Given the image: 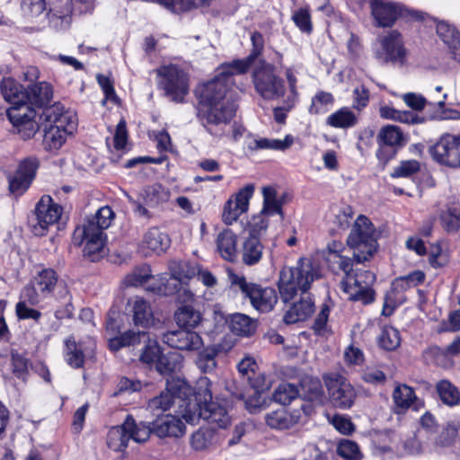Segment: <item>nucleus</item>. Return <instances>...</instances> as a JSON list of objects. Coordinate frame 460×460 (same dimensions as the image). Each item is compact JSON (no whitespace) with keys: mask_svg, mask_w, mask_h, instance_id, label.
I'll return each instance as SVG.
<instances>
[{"mask_svg":"<svg viewBox=\"0 0 460 460\" xmlns=\"http://www.w3.org/2000/svg\"><path fill=\"white\" fill-rule=\"evenodd\" d=\"M248 65V61L225 63L213 79L197 90L200 103L207 107L202 119L208 125L226 124L234 116L237 105L234 75L245 74Z\"/></svg>","mask_w":460,"mask_h":460,"instance_id":"nucleus-1","label":"nucleus"},{"mask_svg":"<svg viewBox=\"0 0 460 460\" xmlns=\"http://www.w3.org/2000/svg\"><path fill=\"white\" fill-rule=\"evenodd\" d=\"M321 277L320 269L312 259L302 257L296 266L284 267L279 273L278 288L280 299L288 304L297 296L285 313L283 321L287 324L306 320L314 311V303L309 294L312 283Z\"/></svg>","mask_w":460,"mask_h":460,"instance_id":"nucleus-2","label":"nucleus"},{"mask_svg":"<svg viewBox=\"0 0 460 460\" xmlns=\"http://www.w3.org/2000/svg\"><path fill=\"white\" fill-rule=\"evenodd\" d=\"M52 97V87L47 82L26 88V102L32 107L43 108L40 119L44 124V143L64 144L66 137L71 136L76 129L77 119L72 112L66 111L64 106L58 102L49 106Z\"/></svg>","mask_w":460,"mask_h":460,"instance_id":"nucleus-3","label":"nucleus"},{"mask_svg":"<svg viewBox=\"0 0 460 460\" xmlns=\"http://www.w3.org/2000/svg\"><path fill=\"white\" fill-rule=\"evenodd\" d=\"M113 218L112 209L104 206L99 208L93 217L86 218L84 223L75 230V242L80 239L78 244L84 243V256L91 261H97L102 256L106 240L104 230L111 226Z\"/></svg>","mask_w":460,"mask_h":460,"instance_id":"nucleus-4","label":"nucleus"},{"mask_svg":"<svg viewBox=\"0 0 460 460\" xmlns=\"http://www.w3.org/2000/svg\"><path fill=\"white\" fill-rule=\"evenodd\" d=\"M377 233L371 221L360 215L354 222L347 238V244L353 249V257L357 263L367 261L376 251Z\"/></svg>","mask_w":460,"mask_h":460,"instance_id":"nucleus-5","label":"nucleus"},{"mask_svg":"<svg viewBox=\"0 0 460 460\" xmlns=\"http://www.w3.org/2000/svg\"><path fill=\"white\" fill-rule=\"evenodd\" d=\"M151 434V429L145 422H137L128 415L123 423L110 429L107 434V446L113 451H124L129 440L136 443L146 442Z\"/></svg>","mask_w":460,"mask_h":460,"instance_id":"nucleus-6","label":"nucleus"},{"mask_svg":"<svg viewBox=\"0 0 460 460\" xmlns=\"http://www.w3.org/2000/svg\"><path fill=\"white\" fill-rule=\"evenodd\" d=\"M374 25L378 28H391L399 18L416 21L424 19V13L406 8L398 2L388 0H369Z\"/></svg>","mask_w":460,"mask_h":460,"instance_id":"nucleus-7","label":"nucleus"},{"mask_svg":"<svg viewBox=\"0 0 460 460\" xmlns=\"http://www.w3.org/2000/svg\"><path fill=\"white\" fill-rule=\"evenodd\" d=\"M231 286L239 289L244 297L249 298L252 305L261 313H267L273 309L278 301V295L273 288H262L261 286L248 282L243 276L229 273Z\"/></svg>","mask_w":460,"mask_h":460,"instance_id":"nucleus-8","label":"nucleus"},{"mask_svg":"<svg viewBox=\"0 0 460 460\" xmlns=\"http://www.w3.org/2000/svg\"><path fill=\"white\" fill-rule=\"evenodd\" d=\"M180 412L182 419L190 424H195L203 419L211 425L226 429L231 421V417L225 405L215 401L203 406H199L198 402H190L185 407V410H181Z\"/></svg>","mask_w":460,"mask_h":460,"instance_id":"nucleus-9","label":"nucleus"},{"mask_svg":"<svg viewBox=\"0 0 460 460\" xmlns=\"http://www.w3.org/2000/svg\"><path fill=\"white\" fill-rule=\"evenodd\" d=\"M375 281L376 276L372 271L353 270L344 276L341 285L349 299L367 305L375 299V292L372 289Z\"/></svg>","mask_w":460,"mask_h":460,"instance_id":"nucleus-10","label":"nucleus"},{"mask_svg":"<svg viewBox=\"0 0 460 460\" xmlns=\"http://www.w3.org/2000/svg\"><path fill=\"white\" fill-rule=\"evenodd\" d=\"M62 212V207L55 203L50 196H42L29 217L32 233L37 236L45 235L49 228L58 222Z\"/></svg>","mask_w":460,"mask_h":460,"instance_id":"nucleus-11","label":"nucleus"},{"mask_svg":"<svg viewBox=\"0 0 460 460\" xmlns=\"http://www.w3.org/2000/svg\"><path fill=\"white\" fill-rule=\"evenodd\" d=\"M159 86L172 101L181 102L189 93L188 75L176 65L163 66L156 69Z\"/></svg>","mask_w":460,"mask_h":460,"instance_id":"nucleus-12","label":"nucleus"},{"mask_svg":"<svg viewBox=\"0 0 460 460\" xmlns=\"http://www.w3.org/2000/svg\"><path fill=\"white\" fill-rule=\"evenodd\" d=\"M58 279V274L53 269H41L22 289L21 299H25L31 305H39L53 292Z\"/></svg>","mask_w":460,"mask_h":460,"instance_id":"nucleus-13","label":"nucleus"},{"mask_svg":"<svg viewBox=\"0 0 460 460\" xmlns=\"http://www.w3.org/2000/svg\"><path fill=\"white\" fill-rule=\"evenodd\" d=\"M148 341L140 356V360L147 365H155L161 354V349L156 341L149 340L148 333L144 331H128L118 336L109 339V347L111 350L117 351L123 347L135 346L142 341Z\"/></svg>","mask_w":460,"mask_h":460,"instance_id":"nucleus-14","label":"nucleus"},{"mask_svg":"<svg viewBox=\"0 0 460 460\" xmlns=\"http://www.w3.org/2000/svg\"><path fill=\"white\" fill-rule=\"evenodd\" d=\"M331 403L342 410L349 409L355 402L357 393L341 375L330 373L323 376Z\"/></svg>","mask_w":460,"mask_h":460,"instance_id":"nucleus-15","label":"nucleus"},{"mask_svg":"<svg viewBox=\"0 0 460 460\" xmlns=\"http://www.w3.org/2000/svg\"><path fill=\"white\" fill-rule=\"evenodd\" d=\"M253 83L258 93L266 100L283 97L286 92L283 79L275 74L270 65L263 66L254 72Z\"/></svg>","mask_w":460,"mask_h":460,"instance_id":"nucleus-16","label":"nucleus"},{"mask_svg":"<svg viewBox=\"0 0 460 460\" xmlns=\"http://www.w3.org/2000/svg\"><path fill=\"white\" fill-rule=\"evenodd\" d=\"M7 117L14 128H17L24 140L31 138L39 129L38 123L34 120L37 112L26 101L17 104H12L6 111Z\"/></svg>","mask_w":460,"mask_h":460,"instance_id":"nucleus-17","label":"nucleus"},{"mask_svg":"<svg viewBox=\"0 0 460 460\" xmlns=\"http://www.w3.org/2000/svg\"><path fill=\"white\" fill-rule=\"evenodd\" d=\"M190 393L191 387L185 380L172 378L166 382V390L148 402V408L154 413L158 411H165L176 400H179L180 404L183 403V398Z\"/></svg>","mask_w":460,"mask_h":460,"instance_id":"nucleus-18","label":"nucleus"},{"mask_svg":"<svg viewBox=\"0 0 460 460\" xmlns=\"http://www.w3.org/2000/svg\"><path fill=\"white\" fill-rule=\"evenodd\" d=\"M381 50L376 57L385 63H392L402 66L407 61L408 50L404 47L402 34L397 30L390 31L379 37Z\"/></svg>","mask_w":460,"mask_h":460,"instance_id":"nucleus-19","label":"nucleus"},{"mask_svg":"<svg viewBox=\"0 0 460 460\" xmlns=\"http://www.w3.org/2000/svg\"><path fill=\"white\" fill-rule=\"evenodd\" d=\"M254 184L250 183L229 198L224 205L222 213V220L225 224L229 226L234 224L241 215L248 211L250 199L254 193Z\"/></svg>","mask_w":460,"mask_h":460,"instance_id":"nucleus-20","label":"nucleus"},{"mask_svg":"<svg viewBox=\"0 0 460 460\" xmlns=\"http://www.w3.org/2000/svg\"><path fill=\"white\" fill-rule=\"evenodd\" d=\"M162 340L169 347L184 351H198L204 345L200 334L187 328L169 331L164 333Z\"/></svg>","mask_w":460,"mask_h":460,"instance_id":"nucleus-21","label":"nucleus"},{"mask_svg":"<svg viewBox=\"0 0 460 460\" xmlns=\"http://www.w3.org/2000/svg\"><path fill=\"white\" fill-rule=\"evenodd\" d=\"M38 167L37 160L26 158L22 161L15 173L9 177V189L13 193H22L30 186Z\"/></svg>","mask_w":460,"mask_h":460,"instance_id":"nucleus-22","label":"nucleus"},{"mask_svg":"<svg viewBox=\"0 0 460 460\" xmlns=\"http://www.w3.org/2000/svg\"><path fill=\"white\" fill-rule=\"evenodd\" d=\"M151 433L159 438L174 437L179 438L185 433V425L177 416L166 414L158 416L150 427Z\"/></svg>","mask_w":460,"mask_h":460,"instance_id":"nucleus-23","label":"nucleus"},{"mask_svg":"<svg viewBox=\"0 0 460 460\" xmlns=\"http://www.w3.org/2000/svg\"><path fill=\"white\" fill-rule=\"evenodd\" d=\"M170 246L169 236L157 227L149 228L143 236L139 250L144 256L161 254Z\"/></svg>","mask_w":460,"mask_h":460,"instance_id":"nucleus-24","label":"nucleus"},{"mask_svg":"<svg viewBox=\"0 0 460 460\" xmlns=\"http://www.w3.org/2000/svg\"><path fill=\"white\" fill-rule=\"evenodd\" d=\"M128 305L136 326L149 328L154 323V313L150 304L143 297L135 296L128 300Z\"/></svg>","mask_w":460,"mask_h":460,"instance_id":"nucleus-25","label":"nucleus"},{"mask_svg":"<svg viewBox=\"0 0 460 460\" xmlns=\"http://www.w3.org/2000/svg\"><path fill=\"white\" fill-rule=\"evenodd\" d=\"M436 31L438 38L448 48L453 58L460 62V31L445 21L437 22Z\"/></svg>","mask_w":460,"mask_h":460,"instance_id":"nucleus-26","label":"nucleus"},{"mask_svg":"<svg viewBox=\"0 0 460 460\" xmlns=\"http://www.w3.org/2000/svg\"><path fill=\"white\" fill-rule=\"evenodd\" d=\"M214 387L212 382L206 376L199 377L197 381L196 387L187 397L183 398V403L179 404L181 410H185V407L190 402H198L199 406L205 405L209 402H213Z\"/></svg>","mask_w":460,"mask_h":460,"instance_id":"nucleus-27","label":"nucleus"},{"mask_svg":"<svg viewBox=\"0 0 460 460\" xmlns=\"http://www.w3.org/2000/svg\"><path fill=\"white\" fill-rule=\"evenodd\" d=\"M439 223L445 232L455 234L460 230V204L447 202L438 213Z\"/></svg>","mask_w":460,"mask_h":460,"instance_id":"nucleus-28","label":"nucleus"},{"mask_svg":"<svg viewBox=\"0 0 460 460\" xmlns=\"http://www.w3.org/2000/svg\"><path fill=\"white\" fill-rule=\"evenodd\" d=\"M429 153L441 164L449 167L460 165V146H429Z\"/></svg>","mask_w":460,"mask_h":460,"instance_id":"nucleus-29","label":"nucleus"},{"mask_svg":"<svg viewBox=\"0 0 460 460\" xmlns=\"http://www.w3.org/2000/svg\"><path fill=\"white\" fill-rule=\"evenodd\" d=\"M217 248L219 254L226 261H234L236 258L237 236L230 229H225L217 234Z\"/></svg>","mask_w":460,"mask_h":460,"instance_id":"nucleus-30","label":"nucleus"},{"mask_svg":"<svg viewBox=\"0 0 460 460\" xmlns=\"http://www.w3.org/2000/svg\"><path fill=\"white\" fill-rule=\"evenodd\" d=\"M263 249L264 247L259 237L254 234H249L242 246L243 262L248 266L257 264L262 258Z\"/></svg>","mask_w":460,"mask_h":460,"instance_id":"nucleus-31","label":"nucleus"},{"mask_svg":"<svg viewBox=\"0 0 460 460\" xmlns=\"http://www.w3.org/2000/svg\"><path fill=\"white\" fill-rule=\"evenodd\" d=\"M299 396L314 404L321 405L325 400L322 384L317 378H305L299 389Z\"/></svg>","mask_w":460,"mask_h":460,"instance_id":"nucleus-32","label":"nucleus"},{"mask_svg":"<svg viewBox=\"0 0 460 460\" xmlns=\"http://www.w3.org/2000/svg\"><path fill=\"white\" fill-rule=\"evenodd\" d=\"M0 89L4 100L11 105L26 101V88L11 77L3 78Z\"/></svg>","mask_w":460,"mask_h":460,"instance_id":"nucleus-33","label":"nucleus"},{"mask_svg":"<svg viewBox=\"0 0 460 460\" xmlns=\"http://www.w3.org/2000/svg\"><path fill=\"white\" fill-rule=\"evenodd\" d=\"M168 11L179 13L201 6H208L212 0H154Z\"/></svg>","mask_w":460,"mask_h":460,"instance_id":"nucleus-34","label":"nucleus"},{"mask_svg":"<svg viewBox=\"0 0 460 460\" xmlns=\"http://www.w3.org/2000/svg\"><path fill=\"white\" fill-rule=\"evenodd\" d=\"M436 391L441 402L449 407L460 404V392L458 388L447 379L438 381Z\"/></svg>","mask_w":460,"mask_h":460,"instance_id":"nucleus-35","label":"nucleus"},{"mask_svg":"<svg viewBox=\"0 0 460 460\" xmlns=\"http://www.w3.org/2000/svg\"><path fill=\"white\" fill-rule=\"evenodd\" d=\"M174 319L180 328L194 329L200 323L201 314L190 305H185L175 312Z\"/></svg>","mask_w":460,"mask_h":460,"instance_id":"nucleus-36","label":"nucleus"},{"mask_svg":"<svg viewBox=\"0 0 460 460\" xmlns=\"http://www.w3.org/2000/svg\"><path fill=\"white\" fill-rule=\"evenodd\" d=\"M358 122L357 115L349 108L342 107L332 113L326 119V123L333 128H349Z\"/></svg>","mask_w":460,"mask_h":460,"instance_id":"nucleus-37","label":"nucleus"},{"mask_svg":"<svg viewBox=\"0 0 460 460\" xmlns=\"http://www.w3.org/2000/svg\"><path fill=\"white\" fill-rule=\"evenodd\" d=\"M263 196V207L262 214L268 215H279L280 218L282 215V202L278 197V192L273 186H265L262 188Z\"/></svg>","mask_w":460,"mask_h":460,"instance_id":"nucleus-38","label":"nucleus"},{"mask_svg":"<svg viewBox=\"0 0 460 460\" xmlns=\"http://www.w3.org/2000/svg\"><path fill=\"white\" fill-rule=\"evenodd\" d=\"M230 331L238 336H250L256 329L255 323L247 315L234 314L228 322Z\"/></svg>","mask_w":460,"mask_h":460,"instance_id":"nucleus-39","label":"nucleus"},{"mask_svg":"<svg viewBox=\"0 0 460 460\" xmlns=\"http://www.w3.org/2000/svg\"><path fill=\"white\" fill-rule=\"evenodd\" d=\"M169 192L160 184H155L144 189L142 199L145 205L149 208H155L169 199Z\"/></svg>","mask_w":460,"mask_h":460,"instance_id":"nucleus-40","label":"nucleus"},{"mask_svg":"<svg viewBox=\"0 0 460 460\" xmlns=\"http://www.w3.org/2000/svg\"><path fill=\"white\" fill-rule=\"evenodd\" d=\"M199 265L189 261H172L169 264V270L172 276H176L182 283L185 284L196 276Z\"/></svg>","mask_w":460,"mask_h":460,"instance_id":"nucleus-41","label":"nucleus"},{"mask_svg":"<svg viewBox=\"0 0 460 460\" xmlns=\"http://www.w3.org/2000/svg\"><path fill=\"white\" fill-rule=\"evenodd\" d=\"M65 359L74 368L82 367L84 363V352L82 345L76 343L73 339H67L66 341Z\"/></svg>","mask_w":460,"mask_h":460,"instance_id":"nucleus-42","label":"nucleus"},{"mask_svg":"<svg viewBox=\"0 0 460 460\" xmlns=\"http://www.w3.org/2000/svg\"><path fill=\"white\" fill-rule=\"evenodd\" d=\"M266 423L276 429H288L293 427L296 420L284 409L274 411L266 415Z\"/></svg>","mask_w":460,"mask_h":460,"instance_id":"nucleus-43","label":"nucleus"},{"mask_svg":"<svg viewBox=\"0 0 460 460\" xmlns=\"http://www.w3.org/2000/svg\"><path fill=\"white\" fill-rule=\"evenodd\" d=\"M218 350L214 347H206L197 355L195 364L203 373H211L217 367L216 357Z\"/></svg>","mask_w":460,"mask_h":460,"instance_id":"nucleus-44","label":"nucleus"},{"mask_svg":"<svg viewBox=\"0 0 460 460\" xmlns=\"http://www.w3.org/2000/svg\"><path fill=\"white\" fill-rule=\"evenodd\" d=\"M393 399L397 408L406 410L413 405L417 397L411 387L401 385L394 389Z\"/></svg>","mask_w":460,"mask_h":460,"instance_id":"nucleus-45","label":"nucleus"},{"mask_svg":"<svg viewBox=\"0 0 460 460\" xmlns=\"http://www.w3.org/2000/svg\"><path fill=\"white\" fill-rule=\"evenodd\" d=\"M334 97L331 93L318 91L312 98L309 112L311 114L326 113L333 105Z\"/></svg>","mask_w":460,"mask_h":460,"instance_id":"nucleus-46","label":"nucleus"},{"mask_svg":"<svg viewBox=\"0 0 460 460\" xmlns=\"http://www.w3.org/2000/svg\"><path fill=\"white\" fill-rule=\"evenodd\" d=\"M299 389L296 385L284 383L275 389L273 399L282 405H287L290 403L292 400L299 396Z\"/></svg>","mask_w":460,"mask_h":460,"instance_id":"nucleus-47","label":"nucleus"},{"mask_svg":"<svg viewBox=\"0 0 460 460\" xmlns=\"http://www.w3.org/2000/svg\"><path fill=\"white\" fill-rule=\"evenodd\" d=\"M425 279V274L420 270H414L408 275L398 277L393 282L395 290H406L414 288Z\"/></svg>","mask_w":460,"mask_h":460,"instance_id":"nucleus-48","label":"nucleus"},{"mask_svg":"<svg viewBox=\"0 0 460 460\" xmlns=\"http://www.w3.org/2000/svg\"><path fill=\"white\" fill-rule=\"evenodd\" d=\"M378 141L379 144H402L407 139L399 127L388 125L379 131Z\"/></svg>","mask_w":460,"mask_h":460,"instance_id":"nucleus-49","label":"nucleus"},{"mask_svg":"<svg viewBox=\"0 0 460 460\" xmlns=\"http://www.w3.org/2000/svg\"><path fill=\"white\" fill-rule=\"evenodd\" d=\"M379 345L386 350H394L399 347L401 338L399 332L392 327L385 326L378 338Z\"/></svg>","mask_w":460,"mask_h":460,"instance_id":"nucleus-50","label":"nucleus"},{"mask_svg":"<svg viewBox=\"0 0 460 460\" xmlns=\"http://www.w3.org/2000/svg\"><path fill=\"white\" fill-rule=\"evenodd\" d=\"M160 284L156 288L157 293L164 296L175 295L181 285H184L176 276H172L170 272L169 275L160 277Z\"/></svg>","mask_w":460,"mask_h":460,"instance_id":"nucleus-51","label":"nucleus"},{"mask_svg":"<svg viewBox=\"0 0 460 460\" xmlns=\"http://www.w3.org/2000/svg\"><path fill=\"white\" fill-rule=\"evenodd\" d=\"M337 454L343 460H360L361 454L358 446L349 439H342L337 446Z\"/></svg>","mask_w":460,"mask_h":460,"instance_id":"nucleus-52","label":"nucleus"},{"mask_svg":"<svg viewBox=\"0 0 460 460\" xmlns=\"http://www.w3.org/2000/svg\"><path fill=\"white\" fill-rule=\"evenodd\" d=\"M177 355L175 353L160 354L155 363V367L161 375H168L178 367Z\"/></svg>","mask_w":460,"mask_h":460,"instance_id":"nucleus-53","label":"nucleus"},{"mask_svg":"<svg viewBox=\"0 0 460 460\" xmlns=\"http://www.w3.org/2000/svg\"><path fill=\"white\" fill-rule=\"evenodd\" d=\"M152 277L150 268L146 265L136 269L125 278V283L128 286L137 287L145 285Z\"/></svg>","mask_w":460,"mask_h":460,"instance_id":"nucleus-54","label":"nucleus"},{"mask_svg":"<svg viewBox=\"0 0 460 460\" xmlns=\"http://www.w3.org/2000/svg\"><path fill=\"white\" fill-rule=\"evenodd\" d=\"M420 170V164L416 160H406L401 162V164L395 167L391 173L393 178L399 177H411Z\"/></svg>","mask_w":460,"mask_h":460,"instance_id":"nucleus-55","label":"nucleus"},{"mask_svg":"<svg viewBox=\"0 0 460 460\" xmlns=\"http://www.w3.org/2000/svg\"><path fill=\"white\" fill-rule=\"evenodd\" d=\"M292 20L299 30L305 33H311L313 30L311 15L305 8L296 10L292 14Z\"/></svg>","mask_w":460,"mask_h":460,"instance_id":"nucleus-56","label":"nucleus"},{"mask_svg":"<svg viewBox=\"0 0 460 460\" xmlns=\"http://www.w3.org/2000/svg\"><path fill=\"white\" fill-rule=\"evenodd\" d=\"M211 442V432L208 429H199L194 432L190 438V444L193 449L197 451L203 450L208 447Z\"/></svg>","mask_w":460,"mask_h":460,"instance_id":"nucleus-57","label":"nucleus"},{"mask_svg":"<svg viewBox=\"0 0 460 460\" xmlns=\"http://www.w3.org/2000/svg\"><path fill=\"white\" fill-rule=\"evenodd\" d=\"M142 384L139 380L122 376L119 378L117 385V391L115 395L121 394H132L140 391Z\"/></svg>","mask_w":460,"mask_h":460,"instance_id":"nucleus-58","label":"nucleus"},{"mask_svg":"<svg viewBox=\"0 0 460 460\" xmlns=\"http://www.w3.org/2000/svg\"><path fill=\"white\" fill-rule=\"evenodd\" d=\"M251 40L252 44V50L249 57L244 59H235L234 61H248V68L251 66L253 60L261 55L264 47V39L261 33L258 31H254L251 36Z\"/></svg>","mask_w":460,"mask_h":460,"instance_id":"nucleus-59","label":"nucleus"},{"mask_svg":"<svg viewBox=\"0 0 460 460\" xmlns=\"http://www.w3.org/2000/svg\"><path fill=\"white\" fill-rule=\"evenodd\" d=\"M45 8V0H22V9L27 16L38 17Z\"/></svg>","mask_w":460,"mask_h":460,"instance_id":"nucleus-60","label":"nucleus"},{"mask_svg":"<svg viewBox=\"0 0 460 460\" xmlns=\"http://www.w3.org/2000/svg\"><path fill=\"white\" fill-rule=\"evenodd\" d=\"M327 260L332 268L337 266V269L343 271L345 276H347V273H349L353 270L352 262L353 261H356L354 259L352 260L351 258L342 254L334 255L333 257H327Z\"/></svg>","mask_w":460,"mask_h":460,"instance_id":"nucleus-61","label":"nucleus"},{"mask_svg":"<svg viewBox=\"0 0 460 460\" xmlns=\"http://www.w3.org/2000/svg\"><path fill=\"white\" fill-rule=\"evenodd\" d=\"M286 77L289 85L290 94L287 97V109L291 110L297 100V91H296V77L295 76L292 68L286 69Z\"/></svg>","mask_w":460,"mask_h":460,"instance_id":"nucleus-62","label":"nucleus"},{"mask_svg":"<svg viewBox=\"0 0 460 460\" xmlns=\"http://www.w3.org/2000/svg\"><path fill=\"white\" fill-rule=\"evenodd\" d=\"M369 102V91L365 85L358 86L353 91V108L360 111Z\"/></svg>","mask_w":460,"mask_h":460,"instance_id":"nucleus-63","label":"nucleus"},{"mask_svg":"<svg viewBox=\"0 0 460 460\" xmlns=\"http://www.w3.org/2000/svg\"><path fill=\"white\" fill-rule=\"evenodd\" d=\"M353 217V210L349 206L342 207L335 215L334 224L341 230H346Z\"/></svg>","mask_w":460,"mask_h":460,"instance_id":"nucleus-64","label":"nucleus"}]
</instances>
